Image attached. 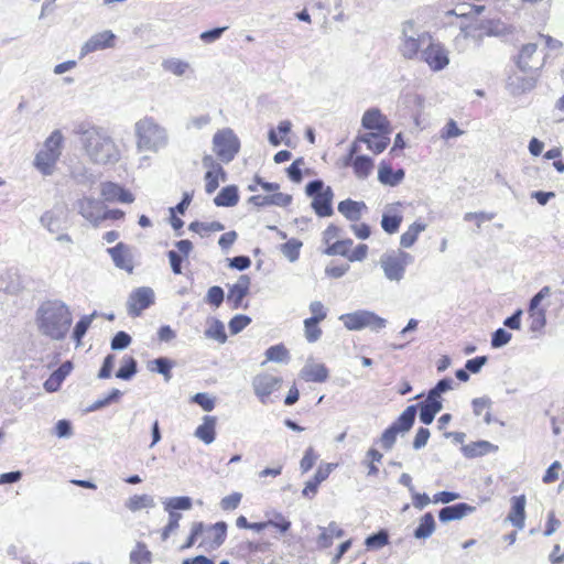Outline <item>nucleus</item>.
<instances>
[{"label":"nucleus","instance_id":"1","mask_svg":"<svg viewBox=\"0 0 564 564\" xmlns=\"http://www.w3.org/2000/svg\"><path fill=\"white\" fill-rule=\"evenodd\" d=\"M39 332L56 341L64 340L73 324V315L69 307L59 300L43 302L35 315Z\"/></svg>","mask_w":564,"mask_h":564},{"label":"nucleus","instance_id":"2","mask_svg":"<svg viewBox=\"0 0 564 564\" xmlns=\"http://www.w3.org/2000/svg\"><path fill=\"white\" fill-rule=\"evenodd\" d=\"M84 148L89 159L97 164L116 163L120 159V150L105 131L91 128L84 132Z\"/></svg>","mask_w":564,"mask_h":564},{"label":"nucleus","instance_id":"3","mask_svg":"<svg viewBox=\"0 0 564 564\" xmlns=\"http://www.w3.org/2000/svg\"><path fill=\"white\" fill-rule=\"evenodd\" d=\"M137 147L140 151L156 152L167 143L166 131L152 117L135 122Z\"/></svg>","mask_w":564,"mask_h":564},{"label":"nucleus","instance_id":"4","mask_svg":"<svg viewBox=\"0 0 564 564\" xmlns=\"http://www.w3.org/2000/svg\"><path fill=\"white\" fill-rule=\"evenodd\" d=\"M305 193L312 198L311 206L319 217L333 215L334 192L330 186L321 180H314L306 185Z\"/></svg>","mask_w":564,"mask_h":564},{"label":"nucleus","instance_id":"5","mask_svg":"<svg viewBox=\"0 0 564 564\" xmlns=\"http://www.w3.org/2000/svg\"><path fill=\"white\" fill-rule=\"evenodd\" d=\"M63 135L55 130L46 139L43 149L36 154L35 165L45 175L52 173L56 161L61 155Z\"/></svg>","mask_w":564,"mask_h":564},{"label":"nucleus","instance_id":"6","mask_svg":"<svg viewBox=\"0 0 564 564\" xmlns=\"http://www.w3.org/2000/svg\"><path fill=\"white\" fill-rule=\"evenodd\" d=\"M415 414V405L408 406L401 415L383 431L380 436V443L384 449H391L397 441L398 434L406 432L412 427Z\"/></svg>","mask_w":564,"mask_h":564},{"label":"nucleus","instance_id":"7","mask_svg":"<svg viewBox=\"0 0 564 564\" xmlns=\"http://www.w3.org/2000/svg\"><path fill=\"white\" fill-rule=\"evenodd\" d=\"M214 152L225 163L234 160L240 149V141L231 129H221L213 138Z\"/></svg>","mask_w":564,"mask_h":564},{"label":"nucleus","instance_id":"8","mask_svg":"<svg viewBox=\"0 0 564 564\" xmlns=\"http://www.w3.org/2000/svg\"><path fill=\"white\" fill-rule=\"evenodd\" d=\"M412 258L402 250H393L382 254L380 265L387 279L391 281H400L403 279L406 265Z\"/></svg>","mask_w":564,"mask_h":564},{"label":"nucleus","instance_id":"9","mask_svg":"<svg viewBox=\"0 0 564 564\" xmlns=\"http://www.w3.org/2000/svg\"><path fill=\"white\" fill-rule=\"evenodd\" d=\"M339 319L349 330H359L370 328L372 330L382 329L386 326V319L369 311H356L343 314Z\"/></svg>","mask_w":564,"mask_h":564},{"label":"nucleus","instance_id":"10","mask_svg":"<svg viewBox=\"0 0 564 564\" xmlns=\"http://www.w3.org/2000/svg\"><path fill=\"white\" fill-rule=\"evenodd\" d=\"M283 383L281 376L262 371L252 378V389L259 401L267 404L272 401L271 397L278 392Z\"/></svg>","mask_w":564,"mask_h":564},{"label":"nucleus","instance_id":"11","mask_svg":"<svg viewBox=\"0 0 564 564\" xmlns=\"http://www.w3.org/2000/svg\"><path fill=\"white\" fill-rule=\"evenodd\" d=\"M422 59L434 72L445 68L449 63L447 50L440 42L433 41L432 36L422 51Z\"/></svg>","mask_w":564,"mask_h":564},{"label":"nucleus","instance_id":"12","mask_svg":"<svg viewBox=\"0 0 564 564\" xmlns=\"http://www.w3.org/2000/svg\"><path fill=\"white\" fill-rule=\"evenodd\" d=\"M354 241L350 238H344L333 246V250H325L328 256H341L350 262L362 261L368 256V246L359 243L352 248Z\"/></svg>","mask_w":564,"mask_h":564},{"label":"nucleus","instance_id":"13","mask_svg":"<svg viewBox=\"0 0 564 564\" xmlns=\"http://www.w3.org/2000/svg\"><path fill=\"white\" fill-rule=\"evenodd\" d=\"M429 40H431L429 32H423L414 37L408 35L404 29L399 45V52L405 59H415L420 54L422 55V51L425 48Z\"/></svg>","mask_w":564,"mask_h":564},{"label":"nucleus","instance_id":"14","mask_svg":"<svg viewBox=\"0 0 564 564\" xmlns=\"http://www.w3.org/2000/svg\"><path fill=\"white\" fill-rule=\"evenodd\" d=\"M227 536V524L224 521L216 522L212 525H205L203 523V534L199 538L198 545L205 550H216L226 540Z\"/></svg>","mask_w":564,"mask_h":564},{"label":"nucleus","instance_id":"15","mask_svg":"<svg viewBox=\"0 0 564 564\" xmlns=\"http://www.w3.org/2000/svg\"><path fill=\"white\" fill-rule=\"evenodd\" d=\"M550 288H542L532 299L529 305V325L532 332H540L546 324L545 310L540 307L541 301L550 295Z\"/></svg>","mask_w":564,"mask_h":564},{"label":"nucleus","instance_id":"16","mask_svg":"<svg viewBox=\"0 0 564 564\" xmlns=\"http://www.w3.org/2000/svg\"><path fill=\"white\" fill-rule=\"evenodd\" d=\"M154 303V293L150 288H138L129 296L128 314L131 317H138L144 310Z\"/></svg>","mask_w":564,"mask_h":564},{"label":"nucleus","instance_id":"17","mask_svg":"<svg viewBox=\"0 0 564 564\" xmlns=\"http://www.w3.org/2000/svg\"><path fill=\"white\" fill-rule=\"evenodd\" d=\"M203 165L206 167V173L204 175L205 180V191L208 194L214 193L220 182L226 180V172L212 155H205L203 158Z\"/></svg>","mask_w":564,"mask_h":564},{"label":"nucleus","instance_id":"18","mask_svg":"<svg viewBox=\"0 0 564 564\" xmlns=\"http://www.w3.org/2000/svg\"><path fill=\"white\" fill-rule=\"evenodd\" d=\"M100 195L107 203L131 204L134 202V195L115 182H102L100 184Z\"/></svg>","mask_w":564,"mask_h":564},{"label":"nucleus","instance_id":"19","mask_svg":"<svg viewBox=\"0 0 564 564\" xmlns=\"http://www.w3.org/2000/svg\"><path fill=\"white\" fill-rule=\"evenodd\" d=\"M102 209L101 202L93 197L85 196L77 202L78 213L95 227L100 225Z\"/></svg>","mask_w":564,"mask_h":564},{"label":"nucleus","instance_id":"20","mask_svg":"<svg viewBox=\"0 0 564 564\" xmlns=\"http://www.w3.org/2000/svg\"><path fill=\"white\" fill-rule=\"evenodd\" d=\"M391 132L368 131L358 135L354 142H362L367 145L368 150L375 154L382 153L390 143Z\"/></svg>","mask_w":564,"mask_h":564},{"label":"nucleus","instance_id":"21","mask_svg":"<svg viewBox=\"0 0 564 564\" xmlns=\"http://www.w3.org/2000/svg\"><path fill=\"white\" fill-rule=\"evenodd\" d=\"M359 151L357 142H354L350 148L348 160L354 170V173L359 178H366L373 170V161L366 155H355Z\"/></svg>","mask_w":564,"mask_h":564},{"label":"nucleus","instance_id":"22","mask_svg":"<svg viewBox=\"0 0 564 564\" xmlns=\"http://www.w3.org/2000/svg\"><path fill=\"white\" fill-rule=\"evenodd\" d=\"M361 123L368 131L391 132L388 118L376 108L369 109L364 113Z\"/></svg>","mask_w":564,"mask_h":564},{"label":"nucleus","instance_id":"23","mask_svg":"<svg viewBox=\"0 0 564 564\" xmlns=\"http://www.w3.org/2000/svg\"><path fill=\"white\" fill-rule=\"evenodd\" d=\"M116 36L111 31H102L93 35L82 47V54L87 55L89 53L109 48L115 46Z\"/></svg>","mask_w":564,"mask_h":564},{"label":"nucleus","instance_id":"24","mask_svg":"<svg viewBox=\"0 0 564 564\" xmlns=\"http://www.w3.org/2000/svg\"><path fill=\"white\" fill-rule=\"evenodd\" d=\"M405 176L403 169L394 170L392 164L387 161H381L378 169V180L381 184L387 186L399 185Z\"/></svg>","mask_w":564,"mask_h":564},{"label":"nucleus","instance_id":"25","mask_svg":"<svg viewBox=\"0 0 564 564\" xmlns=\"http://www.w3.org/2000/svg\"><path fill=\"white\" fill-rule=\"evenodd\" d=\"M111 259L113 260L116 267L131 273L133 270V257L130 251V248L119 242L115 247L108 249Z\"/></svg>","mask_w":564,"mask_h":564},{"label":"nucleus","instance_id":"26","mask_svg":"<svg viewBox=\"0 0 564 564\" xmlns=\"http://www.w3.org/2000/svg\"><path fill=\"white\" fill-rule=\"evenodd\" d=\"M525 503L524 495L514 496L511 498V508L508 513L507 520L518 530H522L525 523Z\"/></svg>","mask_w":564,"mask_h":564},{"label":"nucleus","instance_id":"27","mask_svg":"<svg viewBox=\"0 0 564 564\" xmlns=\"http://www.w3.org/2000/svg\"><path fill=\"white\" fill-rule=\"evenodd\" d=\"M460 451L464 457L473 459L497 452L498 446L488 441H476L463 445Z\"/></svg>","mask_w":564,"mask_h":564},{"label":"nucleus","instance_id":"28","mask_svg":"<svg viewBox=\"0 0 564 564\" xmlns=\"http://www.w3.org/2000/svg\"><path fill=\"white\" fill-rule=\"evenodd\" d=\"M291 196L283 193L257 194L249 198V203L256 207L286 206L291 203Z\"/></svg>","mask_w":564,"mask_h":564},{"label":"nucleus","instance_id":"29","mask_svg":"<svg viewBox=\"0 0 564 564\" xmlns=\"http://www.w3.org/2000/svg\"><path fill=\"white\" fill-rule=\"evenodd\" d=\"M337 209L347 220L358 221L368 208L364 202L347 198L338 203Z\"/></svg>","mask_w":564,"mask_h":564},{"label":"nucleus","instance_id":"30","mask_svg":"<svg viewBox=\"0 0 564 564\" xmlns=\"http://www.w3.org/2000/svg\"><path fill=\"white\" fill-rule=\"evenodd\" d=\"M73 370V364L72 361L67 360L63 362L54 372L51 373V376L45 380L44 382V389L47 392H55L57 391L65 378Z\"/></svg>","mask_w":564,"mask_h":564},{"label":"nucleus","instance_id":"31","mask_svg":"<svg viewBox=\"0 0 564 564\" xmlns=\"http://www.w3.org/2000/svg\"><path fill=\"white\" fill-rule=\"evenodd\" d=\"M474 510L475 507L465 502H459L441 509V511L438 512V518L442 522L459 520L466 517L467 514L471 513Z\"/></svg>","mask_w":564,"mask_h":564},{"label":"nucleus","instance_id":"32","mask_svg":"<svg viewBox=\"0 0 564 564\" xmlns=\"http://www.w3.org/2000/svg\"><path fill=\"white\" fill-rule=\"evenodd\" d=\"M250 278L246 274L240 275L235 284H232L228 291V302H231L235 307H238L242 300L249 292Z\"/></svg>","mask_w":564,"mask_h":564},{"label":"nucleus","instance_id":"33","mask_svg":"<svg viewBox=\"0 0 564 564\" xmlns=\"http://www.w3.org/2000/svg\"><path fill=\"white\" fill-rule=\"evenodd\" d=\"M538 45L534 43L524 44L518 55L517 64L522 72H530L536 68L535 54Z\"/></svg>","mask_w":564,"mask_h":564},{"label":"nucleus","instance_id":"34","mask_svg":"<svg viewBox=\"0 0 564 564\" xmlns=\"http://www.w3.org/2000/svg\"><path fill=\"white\" fill-rule=\"evenodd\" d=\"M216 423L217 419L215 416H204L203 423L195 430V436L205 444L213 443L216 437Z\"/></svg>","mask_w":564,"mask_h":564},{"label":"nucleus","instance_id":"35","mask_svg":"<svg viewBox=\"0 0 564 564\" xmlns=\"http://www.w3.org/2000/svg\"><path fill=\"white\" fill-rule=\"evenodd\" d=\"M301 377L307 382H325L328 369L323 364H308L301 370Z\"/></svg>","mask_w":564,"mask_h":564},{"label":"nucleus","instance_id":"36","mask_svg":"<svg viewBox=\"0 0 564 564\" xmlns=\"http://www.w3.org/2000/svg\"><path fill=\"white\" fill-rule=\"evenodd\" d=\"M427 225L421 220L411 224L400 237V245L403 248H411L417 240L421 232L426 229Z\"/></svg>","mask_w":564,"mask_h":564},{"label":"nucleus","instance_id":"37","mask_svg":"<svg viewBox=\"0 0 564 564\" xmlns=\"http://www.w3.org/2000/svg\"><path fill=\"white\" fill-rule=\"evenodd\" d=\"M441 410L442 401L427 395L425 403H423L420 409V420L424 424H431L436 413H438Z\"/></svg>","mask_w":564,"mask_h":564},{"label":"nucleus","instance_id":"38","mask_svg":"<svg viewBox=\"0 0 564 564\" xmlns=\"http://www.w3.org/2000/svg\"><path fill=\"white\" fill-rule=\"evenodd\" d=\"M239 195L236 186L230 185L221 188L218 195L215 197L214 203L217 206L232 207L238 204Z\"/></svg>","mask_w":564,"mask_h":564},{"label":"nucleus","instance_id":"39","mask_svg":"<svg viewBox=\"0 0 564 564\" xmlns=\"http://www.w3.org/2000/svg\"><path fill=\"white\" fill-rule=\"evenodd\" d=\"M383 455L376 448H369L362 460V465L367 468V475L375 477L379 474V465L382 463Z\"/></svg>","mask_w":564,"mask_h":564},{"label":"nucleus","instance_id":"40","mask_svg":"<svg viewBox=\"0 0 564 564\" xmlns=\"http://www.w3.org/2000/svg\"><path fill=\"white\" fill-rule=\"evenodd\" d=\"M471 405L475 415L482 416L486 423L492 421V402L489 398H476L473 400Z\"/></svg>","mask_w":564,"mask_h":564},{"label":"nucleus","instance_id":"41","mask_svg":"<svg viewBox=\"0 0 564 564\" xmlns=\"http://www.w3.org/2000/svg\"><path fill=\"white\" fill-rule=\"evenodd\" d=\"M95 317V314L90 315H84L75 325L72 338L76 345V347H79L83 345V337L87 333L88 328L90 327L93 319Z\"/></svg>","mask_w":564,"mask_h":564},{"label":"nucleus","instance_id":"42","mask_svg":"<svg viewBox=\"0 0 564 564\" xmlns=\"http://www.w3.org/2000/svg\"><path fill=\"white\" fill-rule=\"evenodd\" d=\"M131 564H151L152 553L143 542H137L135 546L130 553Z\"/></svg>","mask_w":564,"mask_h":564},{"label":"nucleus","instance_id":"43","mask_svg":"<svg viewBox=\"0 0 564 564\" xmlns=\"http://www.w3.org/2000/svg\"><path fill=\"white\" fill-rule=\"evenodd\" d=\"M435 530L434 517L431 512L425 513L421 519L417 528L414 531L416 539H425L430 536Z\"/></svg>","mask_w":564,"mask_h":564},{"label":"nucleus","instance_id":"44","mask_svg":"<svg viewBox=\"0 0 564 564\" xmlns=\"http://www.w3.org/2000/svg\"><path fill=\"white\" fill-rule=\"evenodd\" d=\"M225 229V226L219 221H193L189 225V230L198 234L202 237L208 236L210 232L221 231Z\"/></svg>","mask_w":564,"mask_h":564},{"label":"nucleus","instance_id":"45","mask_svg":"<svg viewBox=\"0 0 564 564\" xmlns=\"http://www.w3.org/2000/svg\"><path fill=\"white\" fill-rule=\"evenodd\" d=\"M402 220H403V217L399 213H393V214L384 213L382 215V219H381V227L387 234L392 235L399 230V228L402 224Z\"/></svg>","mask_w":564,"mask_h":564},{"label":"nucleus","instance_id":"46","mask_svg":"<svg viewBox=\"0 0 564 564\" xmlns=\"http://www.w3.org/2000/svg\"><path fill=\"white\" fill-rule=\"evenodd\" d=\"M341 228L330 224L323 231V242L325 245V250H333V246H336L338 241L341 240Z\"/></svg>","mask_w":564,"mask_h":564},{"label":"nucleus","instance_id":"47","mask_svg":"<svg viewBox=\"0 0 564 564\" xmlns=\"http://www.w3.org/2000/svg\"><path fill=\"white\" fill-rule=\"evenodd\" d=\"M126 506L130 511L135 512L153 507L154 502L153 499L148 495H134L129 498Z\"/></svg>","mask_w":564,"mask_h":564},{"label":"nucleus","instance_id":"48","mask_svg":"<svg viewBox=\"0 0 564 564\" xmlns=\"http://www.w3.org/2000/svg\"><path fill=\"white\" fill-rule=\"evenodd\" d=\"M207 338L214 339L220 344L227 340L224 324L218 319H213L205 330Z\"/></svg>","mask_w":564,"mask_h":564},{"label":"nucleus","instance_id":"49","mask_svg":"<svg viewBox=\"0 0 564 564\" xmlns=\"http://www.w3.org/2000/svg\"><path fill=\"white\" fill-rule=\"evenodd\" d=\"M137 373V361L131 356L122 359V365L116 373V377L122 380H129Z\"/></svg>","mask_w":564,"mask_h":564},{"label":"nucleus","instance_id":"50","mask_svg":"<svg viewBox=\"0 0 564 564\" xmlns=\"http://www.w3.org/2000/svg\"><path fill=\"white\" fill-rule=\"evenodd\" d=\"M387 544H389V534L386 530H380L369 535L365 541V545L368 550H380Z\"/></svg>","mask_w":564,"mask_h":564},{"label":"nucleus","instance_id":"51","mask_svg":"<svg viewBox=\"0 0 564 564\" xmlns=\"http://www.w3.org/2000/svg\"><path fill=\"white\" fill-rule=\"evenodd\" d=\"M319 323L315 318H306L304 321V334L308 343H315L321 338L322 328L318 326Z\"/></svg>","mask_w":564,"mask_h":564},{"label":"nucleus","instance_id":"52","mask_svg":"<svg viewBox=\"0 0 564 564\" xmlns=\"http://www.w3.org/2000/svg\"><path fill=\"white\" fill-rule=\"evenodd\" d=\"M267 360L283 362L289 359V350L283 344L271 346L265 351Z\"/></svg>","mask_w":564,"mask_h":564},{"label":"nucleus","instance_id":"53","mask_svg":"<svg viewBox=\"0 0 564 564\" xmlns=\"http://www.w3.org/2000/svg\"><path fill=\"white\" fill-rule=\"evenodd\" d=\"M173 362L167 358H156L152 361V366L150 368L151 371H156L164 376V379L169 381L172 378Z\"/></svg>","mask_w":564,"mask_h":564},{"label":"nucleus","instance_id":"54","mask_svg":"<svg viewBox=\"0 0 564 564\" xmlns=\"http://www.w3.org/2000/svg\"><path fill=\"white\" fill-rule=\"evenodd\" d=\"M163 68L166 72H170L176 76L184 75L187 69L189 68L188 63L177 59V58H170L163 62Z\"/></svg>","mask_w":564,"mask_h":564},{"label":"nucleus","instance_id":"55","mask_svg":"<svg viewBox=\"0 0 564 564\" xmlns=\"http://www.w3.org/2000/svg\"><path fill=\"white\" fill-rule=\"evenodd\" d=\"M192 508V500L188 497H174L165 502V510L175 512V510H188Z\"/></svg>","mask_w":564,"mask_h":564},{"label":"nucleus","instance_id":"56","mask_svg":"<svg viewBox=\"0 0 564 564\" xmlns=\"http://www.w3.org/2000/svg\"><path fill=\"white\" fill-rule=\"evenodd\" d=\"M301 247V241L291 239L282 245L281 250L290 261H295L299 258Z\"/></svg>","mask_w":564,"mask_h":564},{"label":"nucleus","instance_id":"57","mask_svg":"<svg viewBox=\"0 0 564 564\" xmlns=\"http://www.w3.org/2000/svg\"><path fill=\"white\" fill-rule=\"evenodd\" d=\"M464 131L458 128L455 120L449 119L446 124L441 129L440 137L441 139L447 141L453 138H457L462 135Z\"/></svg>","mask_w":564,"mask_h":564},{"label":"nucleus","instance_id":"58","mask_svg":"<svg viewBox=\"0 0 564 564\" xmlns=\"http://www.w3.org/2000/svg\"><path fill=\"white\" fill-rule=\"evenodd\" d=\"M203 534V522H194L191 528V533L186 542L181 546L182 550L192 547L196 542L199 543V538Z\"/></svg>","mask_w":564,"mask_h":564},{"label":"nucleus","instance_id":"59","mask_svg":"<svg viewBox=\"0 0 564 564\" xmlns=\"http://www.w3.org/2000/svg\"><path fill=\"white\" fill-rule=\"evenodd\" d=\"M241 499L240 492H232L220 500V508L224 511H232L239 507Z\"/></svg>","mask_w":564,"mask_h":564},{"label":"nucleus","instance_id":"60","mask_svg":"<svg viewBox=\"0 0 564 564\" xmlns=\"http://www.w3.org/2000/svg\"><path fill=\"white\" fill-rule=\"evenodd\" d=\"M317 454L315 453L314 448L313 447H308L305 453H304V456L302 457L301 462H300V468L303 473H307L308 470H311L313 468V466L315 465L316 460H317Z\"/></svg>","mask_w":564,"mask_h":564},{"label":"nucleus","instance_id":"61","mask_svg":"<svg viewBox=\"0 0 564 564\" xmlns=\"http://www.w3.org/2000/svg\"><path fill=\"white\" fill-rule=\"evenodd\" d=\"M258 186H260L268 194L280 193V185L278 183H269L258 176L254 178V184L249 185L248 188L251 192H256L258 189Z\"/></svg>","mask_w":564,"mask_h":564},{"label":"nucleus","instance_id":"62","mask_svg":"<svg viewBox=\"0 0 564 564\" xmlns=\"http://www.w3.org/2000/svg\"><path fill=\"white\" fill-rule=\"evenodd\" d=\"M192 402L198 404L204 411H212L215 408V400L207 393H196L192 397Z\"/></svg>","mask_w":564,"mask_h":564},{"label":"nucleus","instance_id":"63","mask_svg":"<svg viewBox=\"0 0 564 564\" xmlns=\"http://www.w3.org/2000/svg\"><path fill=\"white\" fill-rule=\"evenodd\" d=\"M512 335L503 328L497 329L491 336V346L501 347L511 340Z\"/></svg>","mask_w":564,"mask_h":564},{"label":"nucleus","instance_id":"64","mask_svg":"<svg viewBox=\"0 0 564 564\" xmlns=\"http://www.w3.org/2000/svg\"><path fill=\"white\" fill-rule=\"evenodd\" d=\"M131 343V337L126 332H118L111 340V349L119 350L127 348Z\"/></svg>","mask_w":564,"mask_h":564}]
</instances>
